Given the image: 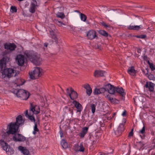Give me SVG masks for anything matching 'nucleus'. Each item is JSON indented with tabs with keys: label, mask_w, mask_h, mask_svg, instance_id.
Returning a JSON list of instances; mask_svg holds the SVG:
<instances>
[{
	"label": "nucleus",
	"mask_w": 155,
	"mask_h": 155,
	"mask_svg": "<svg viewBox=\"0 0 155 155\" xmlns=\"http://www.w3.org/2000/svg\"><path fill=\"white\" fill-rule=\"evenodd\" d=\"M25 54L27 58L36 65L40 64L41 59L39 55H36L32 51H26Z\"/></svg>",
	"instance_id": "nucleus-1"
},
{
	"label": "nucleus",
	"mask_w": 155,
	"mask_h": 155,
	"mask_svg": "<svg viewBox=\"0 0 155 155\" xmlns=\"http://www.w3.org/2000/svg\"><path fill=\"white\" fill-rule=\"evenodd\" d=\"M12 92L21 99L26 100L29 97L30 94L28 91L23 89L18 90L16 89L12 91Z\"/></svg>",
	"instance_id": "nucleus-2"
},
{
	"label": "nucleus",
	"mask_w": 155,
	"mask_h": 155,
	"mask_svg": "<svg viewBox=\"0 0 155 155\" xmlns=\"http://www.w3.org/2000/svg\"><path fill=\"white\" fill-rule=\"evenodd\" d=\"M42 71V70L39 67L35 68L32 71L29 73L30 78L34 79L41 77L43 74Z\"/></svg>",
	"instance_id": "nucleus-3"
},
{
	"label": "nucleus",
	"mask_w": 155,
	"mask_h": 155,
	"mask_svg": "<svg viewBox=\"0 0 155 155\" xmlns=\"http://www.w3.org/2000/svg\"><path fill=\"white\" fill-rule=\"evenodd\" d=\"M18 128L16 123H11L7 126L8 130L6 133L8 135L15 134L17 132Z\"/></svg>",
	"instance_id": "nucleus-4"
},
{
	"label": "nucleus",
	"mask_w": 155,
	"mask_h": 155,
	"mask_svg": "<svg viewBox=\"0 0 155 155\" xmlns=\"http://www.w3.org/2000/svg\"><path fill=\"white\" fill-rule=\"evenodd\" d=\"M3 78H10L13 76H15L16 73L15 70L12 68H6L4 69L2 72Z\"/></svg>",
	"instance_id": "nucleus-5"
},
{
	"label": "nucleus",
	"mask_w": 155,
	"mask_h": 155,
	"mask_svg": "<svg viewBox=\"0 0 155 155\" xmlns=\"http://www.w3.org/2000/svg\"><path fill=\"white\" fill-rule=\"evenodd\" d=\"M125 122L126 121L124 120V121H123L122 123L120 124L117 130H114V133L116 136H120L124 131L125 129L124 125Z\"/></svg>",
	"instance_id": "nucleus-6"
},
{
	"label": "nucleus",
	"mask_w": 155,
	"mask_h": 155,
	"mask_svg": "<svg viewBox=\"0 0 155 155\" xmlns=\"http://www.w3.org/2000/svg\"><path fill=\"white\" fill-rule=\"evenodd\" d=\"M40 109L39 106L34 105L32 103L30 104V111L32 112L33 114H37L40 113Z\"/></svg>",
	"instance_id": "nucleus-7"
},
{
	"label": "nucleus",
	"mask_w": 155,
	"mask_h": 155,
	"mask_svg": "<svg viewBox=\"0 0 155 155\" xmlns=\"http://www.w3.org/2000/svg\"><path fill=\"white\" fill-rule=\"evenodd\" d=\"M13 140L15 142H22L25 140V137L21 134H15L13 137Z\"/></svg>",
	"instance_id": "nucleus-8"
},
{
	"label": "nucleus",
	"mask_w": 155,
	"mask_h": 155,
	"mask_svg": "<svg viewBox=\"0 0 155 155\" xmlns=\"http://www.w3.org/2000/svg\"><path fill=\"white\" fill-rule=\"evenodd\" d=\"M74 149L76 152H84L85 150V145L82 142L79 144H75Z\"/></svg>",
	"instance_id": "nucleus-9"
},
{
	"label": "nucleus",
	"mask_w": 155,
	"mask_h": 155,
	"mask_svg": "<svg viewBox=\"0 0 155 155\" xmlns=\"http://www.w3.org/2000/svg\"><path fill=\"white\" fill-rule=\"evenodd\" d=\"M9 60V57L5 56L0 60V68L2 70L6 66V63L8 62Z\"/></svg>",
	"instance_id": "nucleus-10"
},
{
	"label": "nucleus",
	"mask_w": 155,
	"mask_h": 155,
	"mask_svg": "<svg viewBox=\"0 0 155 155\" xmlns=\"http://www.w3.org/2000/svg\"><path fill=\"white\" fill-rule=\"evenodd\" d=\"M106 88L107 89V91L110 94H114L115 93L116 87L110 84L106 85Z\"/></svg>",
	"instance_id": "nucleus-11"
},
{
	"label": "nucleus",
	"mask_w": 155,
	"mask_h": 155,
	"mask_svg": "<svg viewBox=\"0 0 155 155\" xmlns=\"http://www.w3.org/2000/svg\"><path fill=\"white\" fill-rule=\"evenodd\" d=\"M155 84L151 82H147L145 84V87L148 89L150 92H153L154 89Z\"/></svg>",
	"instance_id": "nucleus-12"
},
{
	"label": "nucleus",
	"mask_w": 155,
	"mask_h": 155,
	"mask_svg": "<svg viewBox=\"0 0 155 155\" xmlns=\"http://www.w3.org/2000/svg\"><path fill=\"white\" fill-rule=\"evenodd\" d=\"M16 60L19 65L22 66L23 65L25 61L24 58L22 55H18L17 56Z\"/></svg>",
	"instance_id": "nucleus-13"
},
{
	"label": "nucleus",
	"mask_w": 155,
	"mask_h": 155,
	"mask_svg": "<svg viewBox=\"0 0 155 155\" xmlns=\"http://www.w3.org/2000/svg\"><path fill=\"white\" fill-rule=\"evenodd\" d=\"M5 48L8 50L13 51L16 47V45L14 43L5 44L4 45Z\"/></svg>",
	"instance_id": "nucleus-14"
},
{
	"label": "nucleus",
	"mask_w": 155,
	"mask_h": 155,
	"mask_svg": "<svg viewBox=\"0 0 155 155\" xmlns=\"http://www.w3.org/2000/svg\"><path fill=\"white\" fill-rule=\"evenodd\" d=\"M87 36L90 39H94L96 36V32L92 30L89 31L87 34Z\"/></svg>",
	"instance_id": "nucleus-15"
},
{
	"label": "nucleus",
	"mask_w": 155,
	"mask_h": 155,
	"mask_svg": "<svg viewBox=\"0 0 155 155\" xmlns=\"http://www.w3.org/2000/svg\"><path fill=\"white\" fill-rule=\"evenodd\" d=\"M88 129L89 128L87 127H84L83 128L82 130L78 134V135L81 138H82L84 137L88 132Z\"/></svg>",
	"instance_id": "nucleus-16"
},
{
	"label": "nucleus",
	"mask_w": 155,
	"mask_h": 155,
	"mask_svg": "<svg viewBox=\"0 0 155 155\" xmlns=\"http://www.w3.org/2000/svg\"><path fill=\"white\" fill-rule=\"evenodd\" d=\"M73 103L77 109V113L79 112L80 113L82 110V106L81 104L76 101H74Z\"/></svg>",
	"instance_id": "nucleus-17"
},
{
	"label": "nucleus",
	"mask_w": 155,
	"mask_h": 155,
	"mask_svg": "<svg viewBox=\"0 0 155 155\" xmlns=\"http://www.w3.org/2000/svg\"><path fill=\"white\" fill-rule=\"evenodd\" d=\"M18 149L25 155H28L29 154V150L25 147L20 146L18 147Z\"/></svg>",
	"instance_id": "nucleus-18"
},
{
	"label": "nucleus",
	"mask_w": 155,
	"mask_h": 155,
	"mask_svg": "<svg viewBox=\"0 0 155 155\" xmlns=\"http://www.w3.org/2000/svg\"><path fill=\"white\" fill-rule=\"evenodd\" d=\"M143 28L142 25H130L127 26L129 30H138L140 28Z\"/></svg>",
	"instance_id": "nucleus-19"
},
{
	"label": "nucleus",
	"mask_w": 155,
	"mask_h": 155,
	"mask_svg": "<svg viewBox=\"0 0 155 155\" xmlns=\"http://www.w3.org/2000/svg\"><path fill=\"white\" fill-rule=\"evenodd\" d=\"M24 120L22 119L21 115H19L16 118V124L18 126V127L20 125H22L24 122Z\"/></svg>",
	"instance_id": "nucleus-20"
},
{
	"label": "nucleus",
	"mask_w": 155,
	"mask_h": 155,
	"mask_svg": "<svg viewBox=\"0 0 155 155\" xmlns=\"http://www.w3.org/2000/svg\"><path fill=\"white\" fill-rule=\"evenodd\" d=\"M115 93H118L122 96H125L126 93L123 88L121 87H116Z\"/></svg>",
	"instance_id": "nucleus-21"
},
{
	"label": "nucleus",
	"mask_w": 155,
	"mask_h": 155,
	"mask_svg": "<svg viewBox=\"0 0 155 155\" xmlns=\"http://www.w3.org/2000/svg\"><path fill=\"white\" fill-rule=\"evenodd\" d=\"M106 73L104 71L101 70H96L94 73L95 77H98L104 76Z\"/></svg>",
	"instance_id": "nucleus-22"
},
{
	"label": "nucleus",
	"mask_w": 155,
	"mask_h": 155,
	"mask_svg": "<svg viewBox=\"0 0 155 155\" xmlns=\"http://www.w3.org/2000/svg\"><path fill=\"white\" fill-rule=\"evenodd\" d=\"M25 82V81L24 79L21 78H19L17 82L14 84V87H15V88L19 87L20 86H21L24 84Z\"/></svg>",
	"instance_id": "nucleus-23"
},
{
	"label": "nucleus",
	"mask_w": 155,
	"mask_h": 155,
	"mask_svg": "<svg viewBox=\"0 0 155 155\" xmlns=\"http://www.w3.org/2000/svg\"><path fill=\"white\" fill-rule=\"evenodd\" d=\"M128 73L131 75L134 76L136 73V70L134 66L129 67L127 69Z\"/></svg>",
	"instance_id": "nucleus-24"
},
{
	"label": "nucleus",
	"mask_w": 155,
	"mask_h": 155,
	"mask_svg": "<svg viewBox=\"0 0 155 155\" xmlns=\"http://www.w3.org/2000/svg\"><path fill=\"white\" fill-rule=\"evenodd\" d=\"M106 98L110 101L113 103H118L119 101L115 98L111 97L110 95L108 94L106 96Z\"/></svg>",
	"instance_id": "nucleus-25"
},
{
	"label": "nucleus",
	"mask_w": 155,
	"mask_h": 155,
	"mask_svg": "<svg viewBox=\"0 0 155 155\" xmlns=\"http://www.w3.org/2000/svg\"><path fill=\"white\" fill-rule=\"evenodd\" d=\"M32 114H28V110H27L26 111V113L25 114V116L27 117L29 120L32 122H33L34 123H35V120L34 117L33 116Z\"/></svg>",
	"instance_id": "nucleus-26"
},
{
	"label": "nucleus",
	"mask_w": 155,
	"mask_h": 155,
	"mask_svg": "<svg viewBox=\"0 0 155 155\" xmlns=\"http://www.w3.org/2000/svg\"><path fill=\"white\" fill-rule=\"evenodd\" d=\"M0 143L2 149L5 151H7L8 148V144L7 143L2 140H0Z\"/></svg>",
	"instance_id": "nucleus-27"
},
{
	"label": "nucleus",
	"mask_w": 155,
	"mask_h": 155,
	"mask_svg": "<svg viewBox=\"0 0 155 155\" xmlns=\"http://www.w3.org/2000/svg\"><path fill=\"white\" fill-rule=\"evenodd\" d=\"M84 88L86 89L87 94L90 96L92 93V90L91 88L88 84H86L84 86Z\"/></svg>",
	"instance_id": "nucleus-28"
},
{
	"label": "nucleus",
	"mask_w": 155,
	"mask_h": 155,
	"mask_svg": "<svg viewBox=\"0 0 155 155\" xmlns=\"http://www.w3.org/2000/svg\"><path fill=\"white\" fill-rule=\"evenodd\" d=\"M69 97L72 100H73L77 98L78 97V94L76 91L73 90V91H71Z\"/></svg>",
	"instance_id": "nucleus-29"
},
{
	"label": "nucleus",
	"mask_w": 155,
	"mask_h": 155,
	"mask_svg": "<svg viewBox=\"0 0 155 155\" xmlns=\"http://www.w3.org/2000/svg\"><path fill=\"white\" fill-rule=\"evenodd\" d=\"M54 30H51L49 31V32L51 38L55 41H56L57 40V38L54 32Z\"/></svg>",
	"instance_id": "nucleus-30"
},
{
	"label": "nucleus",
	"mask_w": 155,
	"mask_h": 155,
	"mask_svg": "<svg viewBox=\"0 0 155 155\" xmlns=\"http://www.w3.org/2000/svg\"><path fill=\"white\" fill-rule=\"evenodd\" d=\"M36 5H35V4L34 3H32L31 5V7L30 8L29 11L30 12L32 13H34L35 11V9H36Z\"/></svg>",
	"instance_id": "nucleus-31"
},
{
	"label": "nucleus",
	"mask_w": 155,
	"mask_h": 155,
	"mask_svg": "<svg viewBox=\"0 0 155 155\" xmlns=\"http://www.w3.org/2000/svg\"><path fill=\"white\" fill-rule=\"evenodd\" d=\"M61 146L64 149H66L68 147L67 142L64 140H62L61 142Z\"/></svg>",
	"instance_id": "nucleus-32"
},
{
	"label": "nucleus",
	"mask_w": 155,
	"mask_h": 155,
	"mask_svg": "<svg viewBox=\"0 0 155 155\" xmlns=\"http://www.w3.org/2000/svg\"><path fill=\"white\" fill-rule=\"evenodd\" d=\"M6 151V152L8 155H12L14 153V150L11 147H9L8 149V150Z\"/></svg>",
	"instance_id": "nucleus-33"
},
{
	"label": "nucleus",
	"mask_w": 155,
	"mask_h": 155,
	"mask_svg": "<svg viewBox=\"0 0 155 155\" xmlns=\"http://www.w3.org/2000/svg\"><path fill=\"white\" fill-rule=\"evenodd\" d=\"M145 132V127L144 126H143L142 127V129L140 130L139 133L140 134H141L143 135V137H142L141 135H140V136L142 138H143L144 137V134Z\"/></svg>",
	"instance_id": "nucleus-34"
},
{
	"label": "nucleus",
	"mask_w": 155,
	"mask_h": 155,
	"mask_svg": "<svg viewBox=\"0 0 155 155\" xmlns=\"http://www.w3.org/2000/svg\"><path fill=\"white\" fill-rule=\"evenodd\" d=\"M35 125L34 127V131L33 132V134H34L35 135L36 132H38L39 131V130L37 128V122L34 123Z\"/></svg>",
	"instance_id": "nucleus-35"
},
{
	"label": "nucleus",
	"mask_w": 155,
	"mask_h": 155,
	"mask_svg": "<svg viewBox=\"0 0 155 155\" xmlns=\"http://www.w3.org/2000/svg\"><path fill=\"white\" fill-rule=\"evenodd\" d=\"M80 17L82 21H86L87 18V17L85 15L82 13H80Z\"/></svg>",
	"instance_id": "nucleus-36"
},
{
	"label": "nucleus",
	"mask_w": 155,
	"mask_h": 155,
	"mask_svg": "<svg viewBox=\"0 0 155 155\" xmlns=\"http://www.w3.org/2000/svg\"><path fill=\"white\" fill-rule=\"evenodd\" d=\"M147 63L152 71H153L155 70V67L152 63H150L149 61H148Z\"/></svg>",
	"instance_id": "nucleus-37"
},
{
	"label": "nucleus",
	"mask_w": 155,
	"mask_h": 155,
	"mask_svg": "<svg viewBox=\"0 0 155 155\" xmlns=\"http://www.w3.org/2000/svg\"><path fill=\"white\" fill-rule=\"evenodd\" d=\"M96 105L94 104H92L91 105V111L93 114H94L95 111Z\"/></svg>",
	"instance_id": "nucleus-38"
},
{
	"label": "nucleus",
	"mask_w": 155,
	"mask_h": 155,
	"mask_svg": "<svg viewBox=\"0 0 155 155\" xmlns=\"http://www.w3.org/2000/svg\"><path fill=\"white\" fill-rule=\"evenodd\" d=\"M99 33L101 35L105 37H107L108 36V33L105 31L100 30L99 31Z\"/></svg>",
	"instance_id": "nucleus-39"
},
{
	"label": "nucleus",
	"mask_w": 155,
	"mask_h": 155,
	"mask_svg": "<svg viewBox=\"0 0 155 155\" xmlns=\"http://www.w3.org/2000/svg\"><path fill=\"white\" fill-rule=\"evenodd\" d=\"M147 76H148L149 79L150 80H155V77L154 75L151 74H146Z\"/></svg>",
	"instance_id": "nucleus-40"
},
{
	"label": "nucleus",
	"mask_w": 155,
	"mask_h": 155,
	"mask_svg": "<svg viewBox=\"0 0 155 155\" xmlns=\"http://www.w3.org/2000/svg\"><path fill=\"white\" fill-rule=\"evenodd\" d=\"M11 12L12 13L16 12H17V9L16 7L14 6H12L10 8Z\"/></svg>",
	"instance_id": "nucleus-41"
},
{
	"label": "nucleus",
	"mask_w": 155,
	"mask_h": 155,
	"mask_svg": "<svg viewBox=\"0 0 155 155\" xmlns=\"http://www.w3.org/2000/svg\"><path fill=\"white\" fill-rule=\"evenodd\" d=\"M57 15L58 17L61 18H63L65 17V15L62 12H58L57 13Z\"/></svg>",
	"instance_id": "nucleus-42"
},
{
	"label": "nucleus",
	"mask_w": 155,
	"mask_h": 155,
	"mask_svg": "<svg viewBox=\"0 0 155 155\" xmlns=\"http://www.w3.org/2000/svg\"><path fill=\"white\" fill-rule=\"evenodd\" d=\"M99 90L100 94L104 93L106 91H107V89L106 88V85L104 87L100 88Z\"/></svg>",
	"instance_id": "nucleus-43"
},
{
	"label": "nucleus",
	"mask_w": 155,
	"mask_h": 155,
	"mask_svg": "<svg viewBox=\"0 0 155 155\" xmlns=\"http://www.w3.org/2000/svg\"><path fill=\"white\" fill-rule=\"evenodd\" d=\"M73 90L71 88H68L66 89L67 92L69 96H70L71 91H73Z\"/></svg>",
	"instance_id": "nucleus-44"
},
{
	"label": "nucleus",
	"mask_w": 155,
	"mask_h": 155,
	"mask_svg": "<svg viewBox=\"0 0 155 155\" xmlns=\"http://www.w3.org/2000/svg\"><path fill=\"white\" fill-rule=\"evenodd\" d=\"M137 37L138 38L141 39H144L146 37V35H142L137 36Z\"/></svg>",
	"instance_id": "nucleus-45"
},
{
	"label": "nucleus",
	"mask_w": 155,
	"mask_h": 155,
	"mask_svg": "<svg viewBox=\"0 0 155 155\" xmlns=\"http://www.w3.org/2000/svg\"><path fill=\"white\" fill-rule=\"evenodd\" d=\"M95 94H100L99 89L95 88L94 92Z\"/></svg>",
	"instance_id": "nucleus-46"
},
{
	"label": "nucleus",
	"mask_w": 155,
	"mask_h": 155,
	"mask_svg": "<svg viewBox=\"0 0 155 155\" xmlns=\"http://www.w3.org/2000/svg\"><path fill=\"white\" fill-rule=\"evenodd\" d=\"M112 153L111 152L105 153H100L98 155H112Z\"/></svg>",
	"instance_id": "nucleus-47"
},
{
	"label": "nucleus",
	"mask_w": 155,
	"mask_h": 155,
	"mask_svg": "<svg viewBox=\"0 0 155 155\" xmlns=\"http://www.w3.org/2000/svg\"><path fill=\"white\" fill-rule=\"evenodd\" d=\"M102 25L106 28H110V26L107 25L106 23L104 22H102L101 23Z\"/></svg>",
	"instance_id": "nucleus-48"
},
{
	"label": "nucleus",
	"mask_w": 155,
	"mask_h": 155,
	"mask_svg": "<svg viewBox=\"0 0 155 155\" xmlns=\"http://www.w3.org/2000/svg\"><path fill=\"white\" fill-rule=\"evenodd\" d=\"M133 129L129 133L128 136L129 137L133 136Z\"/></svg>",
	"instance_id": "nucleus-49"
},
{
	"label": "nucleus",
	"mask_w": 155,
	"mask_h": 155,
	"mask_svg": "<svg viewBox=\"0 0 155 155\" xmlns=\"http://www.w3.org/2000/svg\"><path fill=\"white\" fill-rule=\"evenodd\" d=\"M59 134H60V137L61 138H62L63 136V133L62 130H60Z\"/></svg>",
	"instance_id": "nucleus-50"
},
{
	"label": "nucleus",
	"mask_w": 155,
	"mask_h": 155,
	"mask_svg": "<svg viewBox=\"0 0 155 155\" xmlns=\"http://www.w3.org/2000/svg\"><path fill=\"white\" fill-rule=\"evenodd\" d=\"M69 113L71 114V115L72 116L73 114V112L72 109L71 108H69Z\"/></svg>",
	"instance_id": "nucleus-51"
},
{
	"label": "nucleus",
	"mask_w": 155,
	"mask_h": 155,
	"mask_svg": "<svg viewBox=\"0 0 155 155\" xmlns=\"http://www.w3.org/2000/svg\"><path fill=\"white\" fill-rule=\"evenodd\" d=\"M126 110H124L123 113L122 114V115L124 117L126 116Z\"/></svg>",
	"instance_id": "nucleus-52"
},
{
	"label": "nucleus",
	"mask_w": 155,
	"mask_h": 155,
	"mask_svg": "<svg viewBox=\"0 0 155 155\" xmlns=\"http://www.w3.org/2000/svg\"><path fill=\"white\" fill-rule=\"evenodd\" d=\"M147 55H144L143 57V59L144 60L147 61Z\"/></svg>",
	"instance_id": "nucleus-53"
},
{
	"label": "nucleus",
	"mask_w": 155,
	"mask_h": 155,
	"mask_svg": "<svg viewBox=\"0 0 155 155\" xmlns=\"http://www.w3.org/2000/svg\"><path fill=\"white\" fill-rule=\"evenodd\" d=\"M48 43H45L44 44V46L47 48L48 45Z\"/></svg>",
	"instance_id": "nucleus-54"
},
{
	"label": "nucleus",
	"mask_w": 155,
	"mask_h": 155,
	"mask_svg": "<svg viewBox=\"0 0 155 155\" xmlns=\"http://www.w3.org/2000/svg\"><path fill=\"white\" fill-rule=\"evenodd\" d=\"M137 51L138 53H140L141 52V50L140 49H138L137 50Z\"/></svg>",
	"instance_id": "nucleus-55"
},
{
	"label": "nucleus",
	"mask_w": 155,
	"mask_h": 155,
	"mask_svg": "<svg viewBox=\"0 0 155 155\" xmlns=\"http://www.w3.org/2000/svg\"><path fill=\"white\" fill-rule=\"evenodd\" d=\"M95 143L96 142L95 141H94L93 142V144H95Z\"/></svg>",
	"instance_id": "nucleus-56"
},
{
	"label": "nucleus",
	"mask_w": 155,
	"mask_h": 155,
	"mask_svg": "<svg viewBox=\"0 0 155 155\" xmlns=\"http://www.w3.org/2000/svg\"><path fill=\"white\" fill-rule=\"evenodd\" d=\"M60 22V23H61L62 24H63V23H62L61 22Z\"/></svg>",
	"instance_id": "nucleus-57"
},
{
	"label": "nucleus",
	"mask_w": 155,
	"mask_h": 155,
	"mask_svg": "<svg viewBox=\"0 0 155 155\" xmlns=\"http://www.w3.org/2000/svg\"><path fill=\"white\" fill-rule=\"evenodd\" d=\"M38 121V122H39V120H38V121Z\"/></svg>",
	"instance_id": "nucleus-58"
},
{
	"label": "nucleus",
	"mask_w": 155,
	"mask_h": 155,
	"mask_svg": "<svg viewBox=\"0 0 155 155\" xmlns=\"http://www.w3.org/2000/svg\"><path fill=\"white\" fill-rule=\"evenodd\" d=\"M35 3H36V1L35 0Z\"/></svg>",
	"instance_id": "nucleus-59"
},
{
	"label": "nucleus",
	"mask_w": 155,
	"mask_h": 155,
	"mask_svg": "<svg viewBox=\"0 0 155 155\" xmlns=\"http://www.w3.org/2000/svg\"><path fill=\"white\" fill-rule=\"evenodd\" d=\"M76 12H78V11H76Z\"/></svg>",
	"instance_id": "nucleus-60"
},
{
	"label": "nucleus",
	"mask_w": 155,
	"mask_h": 155,
	"mask_svg": "<svg viewBox=\"0 0 155 155\" xmlns=\"http://www.w3.org/2000/svg\"><path fill=\"white\" fill-rule=\"evenodd\" d=\"M52 26H53L54 27V25H53Z\"/></svg>",
	"instance_id": "nucleus-61"
},
{
	"label": "nucleus",
	"mask_w": 155,
	"mask_h": 155,
	"mask_svg": "<svg viewBox=\"0 0 155 155\" xmlns=\"http://www.w3.org/2000/svg\"><path fill=\"white\" fill-rule=\"evenodd\" d=\"M44 50H45V48H44Z\"/></svg>",
	"instance_id": "nucleus-62"
},
{
	"label": "nucleus",
	"mask_w": 155,
	"mask_h": 155,
	"mask_svg": "<svg viewBox=\"0 0 155 155\" xmlns=\"http://www.w3.org/2000/svg\"><path fill=\"white\" fill-rule=\"evenodd\" d=\"M113 150H112V152H113Z\"/></svg>",
	"instance_id": "nucleus-63"
}]
</instances>
